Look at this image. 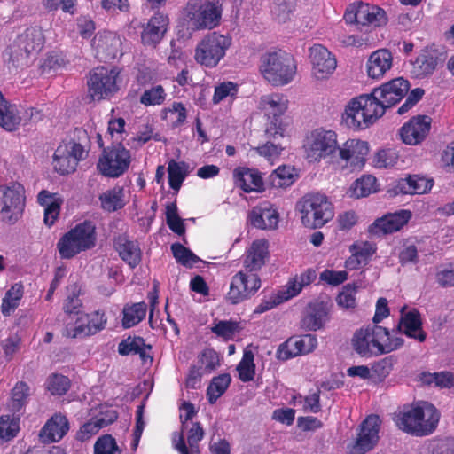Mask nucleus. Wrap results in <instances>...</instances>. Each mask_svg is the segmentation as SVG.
<instances>
[{"mask_svg":"<svg viewBox=\"0 0 454 454\" xmlns=\"http://www.w3.org/2000/svg\"><path fill=\"white\" fill-rule=\"evenodd\" d=\"M90 149V138L86 129L75 128L72 136L57 146L52 165L54 170L65 176L74 173L80 161L85 160Z\"/></svg>","mask_w":454,"mask_h":454,"instance_id":"nucleus-1","label":"nucleus"},{"mask_svg":"<svg viewBox=\"0 0 454 454\" xmlns=\"http://www.w3.org/2000/svg\"><path fill=\"white\" fill-rule=\"evenodd\" d=\"M401 337H391L386 327L374 325L357 330L352 338L354 350L362 357L378 356L390 353L403 345Z\"/></svg>","mask_w":454,"mask_h":454,"instance_id":"nucleus-2","label":"nucleus"},{"mask_svg":"<svg viewBox=\"0 0 454 454\" xmlns=\"http://www.w3.org/2000/svg\"><path fill=\"white\" fill-rule=\"evenodd\" d=\"M440 412L435 406L424 402L420 406L411 405L404 408L395 418L396 427L404 433L413 436H427L437 427Z\"/></svg>","mask_w":454,"mask_h":454,"instance_id":"nucleus-3","label":"nucleus"},{"mask_svg":"<svg viewBox=\"0 0 454 454\" xmlns=\"http://www.w3.org/2000/svg\"><path fill=\"white\" fill-rule=\"evenodd\" d=\"M259 68L263 78L270 84L283 86L294 80L297 65L292 54L278 50L263 54Z\"/></svg>","mask_w":454,"mask_h":454,"instance_id":"nucleus-4","label":"nucleus"},{"mask_svg":"<svg viewBox=\"0 0 454 454\" xmlns=\"http://www.w3.org/2000/svg\"><path fill=\"white\" fill-rule=\"evenodd\" d=\"M305 159L310 163L333 162L339 150L337 134L322 128L310 131L303 142Z\"/></svg>","mask_w":454,"mask_h":454,"instance_id":"nucleus-5","label":"nucleus"},{"mask_svg":"<svg viewBox=\"0 0 454 454\" xmlns=\"http://www.w3.org/2000/svg\"><path fill=\"white\" fill-rule=\"evenodd\" d=\"M96 240L95 225L90 221H84L66 232L58 241L57 248L61 259H71L94 247Z\"/></svg>","mask_w":454,"mask_h":454,"instance_id":"nucleus-6","label":"nucleus"},{"mask_svg":"<svg viewBox=\"0 0 454 454\" xmlns=\"http://www.w3.org/2000/svg\"><path fill=\"white\" fill-rule=\"evenodd\" d=\"M302 224L310 229L323 227L334 216L333 207L325 195L309 193L296 205Z\"/></svg>","mask_w":454,"mask_h":454,"instance_id":"nucleus-7","label":"nucleus"},{"mask_svg":"<svg viewBox=\"0 0 454 454\" xmlns=\"http://www.w3.org/2000/svg\"><path fill=\"white\" fill-rule=\"evenodd\" d=\"M231 44L232 38L229 35L209 32L198 43L194 59L203 67L214 68L224 59Z\"/></svg>","mask_w":454,"mask_h":454,"instance_id":"nucleus-8","label":"nucleus"},{"mask_svg":"<svg viewBox=\"0 0 454 454\" xmlns=\"http://www.w3.org/2000/svg\"><path fill=\"white\" fill-rule=\"evenodd\" d=\"M130 163L129 150L119 142L103 149L97 167L104 176L117 178L129 169Z\"/></svg>","mask_w":454,"mask_h":454,"instance_id":"nucleus-9","label":"nucleus"},{"mask_svg":"<svg viewBox=\"0 0 454 454\" xmlns=\"http://www.w3.org/2000/svg\"><path fill=\"white\" fill-rule=\"evenodd\" d=\"M120 72L117 67L108 68L103 66L93 68L87 81L89 96L92 100H102L118 90L117 78Z\"/></svg>","mask_w":454,"mask_h":454,"instance_id":"nucleus-10","label":"nucleus"},{"mask_svg":"<svg viewBox=\"0 0 454 454\" xmlns=\"http://www.w3.org/2000/svg\"><path fill=\"white\" fill-rule=\"evenodd\" d=\"M288 107V100L283 94L273 93L265 95L261 98L260 108L270 120L266 128V135L268 137H285V127L282 122V115Z\"/></svg>","mask_w":454,"mask_h":454,"instance_id":"nucleus-11","label":"nucleus"},{"mask_svg":"<svg viewBox=\"0 0 454 454\" xmlns=\"http://www.w3.org/2000/svg\"><path fill=\"white\" fill-rule=\"evenodd\" d=\"M0 193L2 194L0 209L2 220L14 223L25 207V189L20 183L12 182L7 185H0Z\"/></svg>","mask_w":454,"mask_h":454,"instance_id":"nucleus-12","label":"nucleus"},{"mask_svg":"<svg viewBox=\"0 0 454 454\" xmlns=\"http://www.w3.org/2000/svg\"><path fill=\"white\" fill-rule=\"evenodd\" d=\"M344 20L348 24L373 27H380L387 22L386 12L382 8L363 2L349 4L344 13Z\"/></svg>","mask_w":454,"mask_h":454,"instance_id":"nucleus-13","label":"nucleus"},{"mask_svg":"<svg viewBox=\"0 0 454 454\" xmlns=\"http://www.w3.org/2000/svg\"><path fill=\"white\" fill-rule=\"evenodd\" d=\"M106 322L107 318L103 311L82 312L74 325H67L64 335L73 339L90 337L105 329Z\"/></svg>","mask_w":454,"mask_h":454,"instance_id":"nucleus-14","label":"nucleus"},{"mask_svg":"<svg viewBox=\"0 0 454 454\" xmlns=\"http://www.w3.org/2000/svg\"><path fill=\"white\" fill-rule=\"evenodd\" d=\"M260 287L261 278L256 273L247 274L240 270L232 277L225 299L229 303L236 305L250 299Z\"/></svg>","mask_w":454,"mask_h":454,"instance_id":"nucleus-15","label":"nucleus"},{"mask_svg":"<svg viewBox=\"0 0 454 454\" xmlns=\"http://www.w3.org/2000/svg\"><path fill=\"white\" fill-rule=\"evenodd\" d=\"M381 420L379 415L371 414L360 424L356 441L349 446L350 454H365L379 442Z\"/></svg>","mask_w":454,"mask_h":454,"instance_id":"nucleus-16","label":"nucleus"},{"mask_svg":"<svg viewBox=\"0 0 454 454\" xmlns=\"http://www.w3.org/2000/svg\"><path fill=\"white\" fill-rule=\"evenodd\" d=\"M432 118L428 115H416L406 121L399 129L402 142L408 145H420L428 136Z\"/></svg>","mask_w":454,"mask_h":454,"instance_id":"nucleus-17","label":"nucleus"},{"mask_svg":"<svg viewBox=\"0 0 454 454\" xmlns=\"http://www.w3.org/2000/svg\"><path fill=\"white\" fill-rule=\"evenodd\" d=\"M434 179L423 175H408L404 178L397 179L388 188L387 193L390 197L404 194H425L431 191L434 186Z\"/></svg>","mask_w":454,"mask_h":454,"instance_id":"nucleus-18","label":"nucleus"},{"mask_svg":"<svg viewBox=\"0 0 454 454\" xmlns=\"http://www.w3.org/2000/svg\"><path fill=\"white\" fill-rule=\"evenodd\" d=\"M412 214L408 209H400L387 213L377 218L369 227L368 232L372 236H382L400 231L411 220Z\"/></svg>","mask_w":454,"mask_h":454,"instance_id":"nucleus-19","label":"nucleus"},{"mask_svg":"<svg viewBox=\"0 0 454 454\" xmlns=\"http://www.w3.org/2000/svg\"><path fill=\"white\" fill-rule=\"evenodd\" d=\"M309 59L312 65V74L317 80L327 78L337 67V60L325 46L314 44L309 48Z\"/></svg>","mask_w":454,"mask_h":454,"instance_id":"nucleus-20","label":"nucleus"},{"mask_svg":"<svg viewBox=\"0 0 454 454\" xmlns=\"http://www.w3.org/2000/svg\"><path fill=\"white\" fill-rule=\"evenodd\" d=\"M410 90V82L403 77L390 80L374 88V94L381 100L386 108H390L399 103Z\"/></svg>","mask_w":454,"mask_h":454,"instance_id":"nucleus-21","label":"nucleus"},{"mask_svg":"<svg viewBox=\"0 0 454 454\" xmlns=\"http://www.w3.org/2000/svg\"><path fill=\"white\" fill-rule=\"evenodd\" d=\"M169 23L168 17L161 12H156L143 25L141 41L144 45L155 47L164 37Z\"/></svg>","mask_w":454,"mask_h":454,"instance_id":"nucleus-22","label":"nucleus"},{"mask_svg":"<svg viewBox=\"0 0 454 454\" xmlns=\"http://www.w3.org/2000/svg\"><path fill=\"white\" fill-rule=\"evenodd\" d=\"M222 11L218 1H206L193 13V24L198 29H213L220 24Z\"/></svg>","mask_w":454,"mask_h":454,"instance_id":"nucleus-23","label":"nucleus"},{"mask_svg":"<svg viewBox=\"0 0 454 454\" xmlns=\"http://www.w3.org/2000/svg\"><path fill=\"white\" fill-rule=\"evenodd\" d=\"M113 244L120 258L131 269L140 264L142 251L137 241L130 239L127 234H119L114 237Z\"/></svg>","mask_w":454,"mask_h":454,"instance_id":"nucleus-24","label":"nucleus"},{"mask_svg":"<svg viewBox=\"0 0 454 454\" xmlns=\"http://www.w3.org/2000/svg\"><path fill=\"white\" fill-rule=\"evenodd\" d=\"M393 54L387 49H378L371 53L366 64L365 69L367 76L373 80H380L393 67Z\"/></svg>","mask_w":454,"mask_h":454,"instance_id":"nucleus-25","label":"nucleus"},{"mask_svg":"<svg viewBox=\"0 0 454 454\" xmlns=\"http://www.w3.org/2000/svg\"><path fill=\"white\" fill-rule=\"evenodd\" d=\"M233 182L236 187L240 188L244 192H262L264 183L261 173L254 168L247 167H237L233 170Z\"/></svg>","mask_w":454,"mask_h":454,"instance_id":"nucleus-26","label":"nucleus"},{"mask_svg":"<svg viewBox=\"0 0 454 454\" xmlns=\"http://www.w3.org/2000/svg\"><path fill=\"white\" fill-rule=\"evenodd\" d=\"M204 430L199 422L192 423L187 434L186 445L183 433L174 434L173 446L180 454H200L199 442L203 439Z\"/></svg>","mask_w":454,"mask_h":454,"instance_id":"nucleus-27","label":"nucleus"},{"mask_svg":"<svg viewBox=\"0 0 454 454\" xmlns=\"http://www.w3.org/2000/svg\"><path fill=\"white\" fill-rule=\"evenodd\" d=\"M369 153V145L365 141L348 139L342 147L339 146L338 154L343 160L349 161L351 166L362 167L364 165Z\"/></svg>","mask_w":454,"mask_h":454,"instance_id":"nucleus-28","label":"nucleus"},{"mask_svg":"<svg viewBox=\"0 0 454 454\" xmlns=\"http://www.w3.org/2000/svg\"><path fill=\"white\" fill-rule=\"evenodd\" d=\"M328 314L329 309L325 302L318 301L310 302L301 321V326L307 331L321 329L328 320Z\"/></svg>","mask_w":454,"mask_h":454,"instance_id":"nucleus-29","label":"nucleus"},{"mask_svg":"<svg viewBox=\"0 0 454 454\" xmlns=\"http://www.w3.org/2000/svg\"><path fill=\"white\" fill-rule=\"evenodd\" d=\"M69 431V422L67 418L61 413H55L44 424L40 431V437L43 442H58Z\"/></svg>","mask_w":454,"mask_h":454,"instance_id":"nucleus-30","label":"nucleus"},{"mask_svg":"<svg viewBox=\"0 0 454 454\" xmlns=\"http://www.w3.org/2000/svg\"><path fill=\"white\" fill-rule=\"evenodd\" d=\"M398 330L407 337L423 342L427 339V333L422 329V319L420 312L412 309L402 315L398 323Z\"/></svg>","mask_w":454,"mask_h":454,"instance_id":"nucleus-31","label":"nucleus"},{"mask_svg":"<svg viewBox=\"0 0 454 454\" xmlns=\"http://www.w3.org/2000/svg\"><path fill=\"white\" fill-rule=\"evenodd\" d=\"M45 37L40 27H27L23 33L18 35L16 44L27 56L38 53L43 47Z\"/></svg>","mask_w":454,"mask_h":454,"instance_id":"nucleus-32","label":"nucleus"},{"mask_svg":"<svg viewBox=\"0 0 454 454\" xmlns=\"http://www.w3.org/2000/svg\"><path fill=\"white\" fill-rule=\"evenodd\" d=\"M252 226L262 230H275L279 222V214L270 205L254 207L248 215Z\"/></svg>","mask_w":454,"mask_h":454,"instance_id":"nucleus-33","label":"nucleus"},{"mask_svg":"<svg viewBox=\"0 0 454 454\" xmlns=\"http://www.w3.org/2000/svg\"><path fill=\"white\" fill-rule=\"evenodd\" d=\"M361 107L356 98H354L348 103L341 115V121L355 131L364 130L371 126Z\"/></svg>","mask_w":454,"mask_h":454,"instance_id":"nucleus-34","label":"nucleus"},{"mask_svg":"<svg viewBox=\"0 0 454 454\" xmlns=\"http://www.w3.org/2000/svg\"><path fill=\"white\" fill-rule=\"evenodd\" d=\"M269 244L266 239L254 240L247 254L244 259V267L247 271L253 273L259 270L265 263V259L269 254Z\"/></svg>","mask_w":454,"mask_h":454,"instance_id":"nucleus-35","label":"nucleus"},{"mask_svg":"<svg viewBox=\"0 0 454 454\" xmlns=\"http://www.w3.org/2000/svg\"><path fill=\"white\" fill-rule=\"evenodd\" d=\"M356 98L359 105H361L364 117H366L371 126L386 112L387 108L384 106L379 97L374 94L373 90L371 93L362 94L356 97Z\"/></svg>","mask_w":454,"mask_h":454,"instance_id":"nucleus-36","label":"nucleus"},{"mask_svg":"<svg viewBox=\"0 0 454 454\" xmlns=\"http://www.w3.org/2000/svg\"><path fill=\"white\" fill-rule=\"evenodd\" d=\"M438 65V57L433 51L424 50L411 62V74L416 78H425L433 74Z\"/></svg>","mask_w":454,"mask_h":454,"instance_id":"nucleus-37","label":"nucleus"},{"mask_svg":"<svg viewBox=\"0 0 454 454\" xmlns=\"http://www.w3.org/2000/svg\"><path fill=\"white\" fill-rule=\"evenodd\" d=\"M55 194L51 193L46 190H43L38 193V203L44 207V223L51 227L57 221L61 207V200L54 197Z\"/></svg>","mask_w":454,"mask_h":454,"instance_id":"nucleus-38","label":"nucleus"},{"mask_svg":"<svg viewBox=\"0 0 454 454\" xmlns=\"http://www.w3.org/2000/svg\"><path fill=\"white\" fill-rule=\"evenodd\" d=\"M151 349V345L145 344L144 338L140 336H129L127 339L122 340L118 345V352L120 355H139L143 361H146L148 358H153L147 352Z\"/></svg>","mask_w":454,"mask_h":454,"instance_id":"nucleus-39","label":"nucleus"},{"mask_svg":"<svg viewBox=\"0 0 454 454\" xmlns=\"http://www.w3.org/2000/svg\"><path fill=\"white\" fill-rule=\"evenodd\" d=\"M16 106L11 105L0 91V126L8 131L15 130L20 123Z\"/></svg>","mask_w":454,"mask_h":454,"instance_id":"nucleus-40","label":"nucleus"},{"mask_svg":"<svg viewBox=\"0 0 454 454\" xmlns=\"http://www.w3.org/2000/svg\"><path fill=\"white\" fill-rule=\"evenodd\" d=\"M147 306L145 302H137L131 305L126 304L122 309L121 324L124 329L131 328L138 325L146 316Z\"/></svg>","mask_w":454,"mask_h":454,"instance_id":"nucleus-41","label":"nucleus"},{"mask_svg":"<svg viewBox=\"0 0 454 454\" xmlns=\"http://www.w3.org/2000/svg\"><path fill=\"white\" fill-rule=\"evenodd\" d=\"M297 176L294 167L283 165L270 175L269 182L274 188H286L295 182Z\"/></svg>","mask_w":454,"mask_h":454,"instance_id":"nucleus-42","label":"nucleus"},{"mask_svg":"<svg viewBox=\"0 0 454 454\" xmlns=\"http://www.w3.org/2000/svg\"><path fill=\"white\" fill-rule=\"evenodd\" d=\"M30 387L25 381H18L11 391L9 408L13 412H20L27 403Z\"/></svg>","mask_w":454,"mask_h":454,"instance_id":"nucleus-43","label":"nucleus"},{"mask_svg":"<svg viewBox=\"0 0 454 454\" xmlns=\"http://www.w3.org/2000/svg\"><path fill=\"white\" fill-rule=\"evenodd\" d=\"M231 381L230 374L223 373L214 377L207 388V397L210 404H214L227 390Z\"/></svg>","mask_w":454,"mask_h":454,"instance_id":"nucleus-44","label":"nucleus"},{"mask_svg":"<svg viewBox=\"0 0 454 454\" xmlns=\"http://www.w3.org/2000/svg\"><path fill=\"white\" fill-rule=\"evenodd\" d=\"M376 182L377 180L373 176H362L351 184L349 188L350 197L359 199L375 192L377 191Z\"/></svg>","mask_w":454,"mask_h":454,"instance_id":"nucleus-45","label":"nucleus"},{"mask_svg":"<svg viewBox=\"0 0 454 454\" xmlns=\"http://www.w3.org/2000/svg\"><path fill=\"white\" fill-rule=\"evenodd\" d=\"M20 417L14 415L0 416V443L14 439L20 432Z\"/></svg>","mask_w":454,"mask_h":454,"instance_id":"nucleus-46","label":"nucleus"},{"mask_svg":"<svg viewBox=\"0 0 454 454\" xmlns=\"http://www.w3.org/2000/svg\"><path fill=\"white\" fill-rule=\"evenodd\" d=\"M168 174L170 188L178 192L187 176L186 164L170 160L168 163Z\"/></svg>","mask_w":454,"mask_h":454,"instance_id":"nucleus-47","label":"nucleus"},{"mask_svg":"<svg viewBox=\"0 0 454 454\" xmlns=\"http://www.w3.org/2000/svg\"><path fill=\"white\" fill-rule=\"evenodd\" d=\"M239 379L242 382H249L254 380L255 375V364L254 352L245 348L243 356L237 365Z\"/></svg>","mask_w":454,"mask_h":454,"instance_id":"nucleus-48","label":"nucleus"},{"mask_svg":"<svg viewBox=\"0 0 454 454\" xmlns=\"http://www.w3.org/2000/svg\"><path fill=\"white\" fill-rule=\"evenodd\" d=\"M123 189L121 187L108 190L99 196L101 207L108 212H114L124 207Z\"/></svg>","mask_w":454,"mask_h":454,"instance_id":"nucleus-49","label":"nucleus"},{"mask_svg":"<svg viewBox=\"0 0 454 454\" xmlns=\"http://www.w3.org/2000/svg\"><path fill=\"white\" fill-rule=\"evenodd\" d=\"M239 331V323L233 320L215 321L214 325L211 327V332L213 333L226 341L233 340L235 333Z\"/></svg>","mask_w":454,"mask_h":454,"instance_id":"nucleus-50","label":"nucleus"},{"mask_svg":"<svg viewBox=\"0 0 454 454\" xmlns=\"http://www.w3.org/2000/svg\"><path fill=\"white\" fill-rule=\"evenodd\" d=\"M166 223L168 228L177 235H183L185 232V225L183 219L178 215L176 202L168 203L166 206Z\"/></svg>","mask_w":454,"mask_h":454,"instance_id":"nucleus-51","label":"nucleus"},{"mask_svg":"<svg viewBox=\"0 0 454 454\" xmlns=\"http://www.w3.org/2000/svg\"><path fill=\"white\" fill-rule=\"evenodd\" d=\"M171 251L176 262L185 267L192 268L200 261L195 254L181 243L172 244Z\"/></svg>","mask_w":454,"mask_h":454,"instance_id":"nucleus-52","label":"nucleus"},{"mask_svg":"<svg viewBox=\"0 0 454 454\" xmlns=\"http://www.w3.org/2000/svg\"><path fill=\"white\" fill-rule=\"evenodd\" d=\"M421 380L426 384H434V386L442 388H450L454 386V374L450 372L423 373Z\"/></svg>","mask_w":454,"mask_h":454,"instance_id":"nucleus-53","label":"nucleus"},{"mask_svg":"<svg viewBox=\"0 0 454 454\" xmlns=\"http://www.w3.org/2000/svg\"><path fill=\"white\" fill-rule=\"evenodd\" d=\"M296 5V0H275L271 6V13L279 23H285L290 19Z\"/></svg>","mask_w":454,"mask_h":454,"instance_id":"nucleus-54","label":"nucleus"},{"mask_svg":"<svg viewBox=\"0 0 454 454\" xmlns=\"http://www.w3.org/2000/svg\"><path fill=\"white\" fill-rule=\"evenodd\" d=\"M46 388L53 395H63L70 388V380L62 374L53 373L47 379Z\"/></svg>","mask_w":454,"mask_h":454,"instance_id":"nucleus-55","label":"nucleus"},{"mask_svg":"<svg viewBox=\"0 0 454 454\" xmlns=\"http://www.w3.org/2000/svg\"><path fill=\"white\" fill-rule=\"evenodd\" d=\"M167 94L161 85L145 90L140 96V103L145 106H159L164 103Z\"/></svg>","mask_w":454,"mask_h":454,"instance_id":"nucleus-56","label":"nucleus"},{"mask_svg":"<svg viewBox=\"0 0 454 454\" xmlns=\"http://www.w3.org/2000/svg\"><path fill=\"white\" fill-rule=\"evenodd\" d=\"M270 140L266 142L264 145L258 146L256 148L257 153L266 158L270 161H273L277 159L281 152L284 150L285 146L278 141L279 138L283 139L284 137H278V138L274 139L273 137H268Z\"/></svg>","mask_w":454,"mask_h":454,"instance_id":"nucleus-57","label":"nucleus"},{"mask_svg":"<svg viewBox=\"0 0 454 454\" xmlns=\"http://www.w3.org/2000/svg\"><path fill=\"white\" fill-rule=\"evenodd\" d=\"M291 339H293V345L298 356L309 354L317 346V337L311 333L303 334L299 337H292Z\"/></svg>","mask_w":454,"mask_h":454,"instance_id":"nucleus-58","label":"nucleus"},{"mask_svg":"<svg viewBox=\"0 0 454 454\" xmlns=\"http://www.w3.org/2000/svg\"><path fill=\"white\" fill-rule=\"evenodd\" d=\"M358 289V286L356 283H348L345 285L342 291L340 292L336 298V301L339 306L351 309L356 307V294Z\"/></svg>","mask_w":454,"mask_h":454,"instance_id":"nucleus-59","label":"nucleus"},{"mask_svg":"<svg viewBox=\"0 0 454 454\" xmlns=\"http://www.w3.org/2000/svg\"><path fill=\"white\" fill-rule=\"evenodd\" d=\"M239 91V86L233 82H223L215 87L212 101L218 104L227 97L236 98Z\"/></svg>","mask_w":454,"mask_h":454,"instance_id":"nucleus-60","label":"nucleus"},{"mask_svg":"<svg viewBox=\"0 0 454 454\" xmlns=\"http://www.w3.org/2000/svg\"><path fill=\"white\" fill-rule=\"evenodd\" d=\"M82 308V301L80 299V290L77 286H74L71 294H69L64 301L63 310L67 315H80Z\"/></svg>","mask_w":454,"mask_h":454,"instance_id":"nucleus-61","label":"nucleus"},{"mask_svg":"<svg viewBox=\"0 0 454 454\" xmlns=\"http://www.w3.org/2000/svg\"><path fill=\"white\" fill-rule=\"evenodd\" d=\"M118 449L115 439L111 434H104L96 441L94 454H114Z\"/></svg>","mask_w":454,"mask_h":454,"instance_id":"nucleus-62","label":"nucleus"},{"mask_svg":"<svg viewBox=\"0 0 454 454\" xmlns=\"http://www.w3.org/2000/svg\"><path fill=\"white\" fill-rule=\"evenodd\" d=\"M102 428L98 419L92 417L90 420L85 422L76 434V439L81 442H85L90 439L93 435L98 433Z\"/></svg>","mask_w":454,"mask_h":454,"instance_id":"nucleus-63","label":"nucleus"},{"mask_svg":"<svg viewBox=\"0 0 454 454\" xmlns=\"http://www.w3.org/2000/svg\"><path fill=\"white\" fill-rule=\"evenodd\" d=\"M200 361L207 373H211L220 365L219 355L213 348L204 349L201 352Z\"/></svg>","mask_w":454,"mask_h":454,"instance_id":"nucleus-64","label":"nucleus"}]
</instances>
